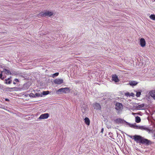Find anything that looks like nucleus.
<instances>
[{
    "mask_svg": "<svg viewBox=\"0 0 155 155\" xmlns=\"http://www.w3.org/2000/svg\"><path fill=\"white\" fill-rule=\"evenodd\" d=\"M63 81L62 79L57 78L54 80V82L56 84H60L63 83Z\"/></svg>",
    "mask_w": 155,
    "mask_h": 155,
    "instance_id": "8",
    "label": "nucleus"
},
{
    "mask_svg": "<svg viewBox=\"0 0 155 155\" xmlns=\"http://www.w3.org/2000/svg\"><path fill=\"white\" fill-rule=\"evenodd\" d=\"M3 72V71H1V73L0 74V78H2V72Z\"/></svg>",
    "mask_w": 155,
    "mask_h": 155,
    "instance_id": "28",
    "label": "nucleus"
},
{
    "mask_svg": "<svg viewBox=\"0 0 155 155\" xmlns=\"http://www.w3.org/2000/svg\"><path fill=\"white\" fill-rule=\"evenodd\" d=\"M57 92H58V94H60L61 92L64 93H67L70 92V90L69 88L68 87H65L64 88H61L59 89Z\"/></svg>",
    "mask_w": 155,
    "mask_h": 155,
    "instance_id": "3",
    "label": "nucleus"
},
{
    "mask_svg": "<svg viewBox=\"0 0 155 155\" xmlns=\"http://www.w3.org/2000/svg\"><path fill=\"white\" fill-rule=\"evenodd\" d=\"M5 83L6 84H10L12 83V80H9V81L7 80V79H5Z\"/></svg>",
    "mask_w": 155,
    "mask_h": 155,
    "instance_id": "22",
    "label": "nucleus"
},
{
    "mask_svg": "<svg viewBox=\"0 0 155 155\" xmlns=\"http://www.w3.org/2000/svg\"><path fill=\"white\" fill-rule=\"evenodd\" d=\"M141 92L140 91L137 92L136 93V96L137 97H139L140 96V94H141Z\"/></svg>",
    "mask_w": 155,
    "mask_h": 155,
    "instance_id": "25",
    "label": "nucleus"
},
{
    "mask_svg": "<svg viewBox=\"0 0 155 155\" xmlns=\"http://www.w3.org/2000/svg\"><path fill=\"white\" fill-rule=\"evenodd\" d=\"M153 130H155V124H154V125H153Z\"/></svg>",
    "mask_w": 155,
    "mask_h": 155,
    "instance_id": "29",
    "label": "nucleus"
},
{
    "mask_svg": "<svg viewBox=\"0 0 155 155\" xmlns=\"http://www.w3.org/2000/svg\"><path fill=\"white\" fill-rule=\"evenodd\" d=\"M133 137V139L137 142H139L147 145H149L150 143V141L149 140L145 139L140 136L135 135Z\"/></svg>",
    "mask_w": 155,
    "mask_h": 155,
    "instance_id": "1",
    "label": "nucleus"
},
{
    "mask_svg": "<svg viewBox=\"0 0 155 155\" xmlns=\"http://www.w3.org/2000/svg\"><path fill=\"white\" fill-rule=\"evenodd\" d=\"M150 95L154 100H155V90H152L150 91L149 93Z\"/></svg>",
    "mask_w": 155,
    "mask_h": 155,
    "instance_id": "12",
    "label": "nucleus"
},
{
    "mask_svg": "<svg viewBox=\"0 0 155 155\" xmlns=\"http://www.w3.org/2000/svg\"><path fill=\"white\" fill-rule=\"evenodd\" d=\"M7 80L9 81V80H11L10 78H8V79H7Z\"/></svg>",
    "mask_w": 155,
    "mask_h": 155,
    "instance_id": "35",
    "label": "nucleus"
},
{
    "mask_svg": "<svg viewBox=\"0 0 155 155\" xmlns=\"http://www.w3.org/2000/svg\"><path fill=\"white\" fill-rule=\"evenodd\" d=\"M5 100L6 101H8L9 100L8 99H5Z\"/></svg>",
    "mask_w": 155,
    "mask_h": 155,
    "instance_id": "36",
    "label": "nucleus"
},
{
    "mask_svg": "<svg viewBox=\"0 0 155 155\" xmlns=\"http://www.w3.org/2000/svg\"><path fill=\"white\" fill-rule=\"evenodd\" d=\"M53 14V12H51L49 11H47L45 12H42L41 13V15L42 17H45L47 16L49 17H50Z\"/></svg>",
    "mask_w": 155,
    "mask_h": 155,
    "instance_id": "4",
    "label": "nucleus"
},
{
    "mask_svg": "<svg viewBox=\"0 0 155 155\" xmlns=\"http://www.w3.org/2000/svg\"><path fill=\"white\" fill-rule=\"evenodd\" d=\"M123 109V105L122 104L117 102L115 104V109L117 110H122Z\"/></svg>",
    "mask_w": 155,
    "mask_h": 155,
    "instance_id": "5",
    "label": "nucleus"
},
{
    "mask_svg": "<svg viewBox=\"0 0 155 155\" xmlns=\"http://www.w3.org/2000/svg\"><path fill=\"white\" fill-rule=\"evenodd\" d=\"M42 94L39 93H36L35 94V97H42Z\"/></svg>",
    "mask_w": 155,
    "mask_h": 155,
    "instance_id": "20",
    "label": "nucleus"
},
{
    "mask_svg": "<svg viewBox=\"0 0 155 155\" xmlns=\"http://www.w3.org/2000/svg\"><path fill=\"white\" fill-rule=\"evenodd\" d=\"M5 78V77H2V78H1V79L2 80H3Z\"/></svg>",
    "mask_w": 155,
    "mask_h": 155,
    "instance_id": "31",
    "label": "nucleus"
},
{
    "mask_svg": "<svg viewBox=\"0 0 155 155\" xmlns=\"http://www.w3.org/2000/svg\"><path fill=\"white\" fill-rule=\"evenodd\" d=\"M59 75V73L58 72H57L54 74H52V77L53 78H54L55 77Z\"/></svg>",
    "mask_w": 155,
    "mask_h": 155,
    "instance_id": "19",
    "label": "nucleus"
},
{
    "mask_svg": "<svg viewBox=\"0 0 155 155\" xmlns=\"http://www.w3.org/2000/svg\"><path fill=\"white\" fill-rule=\"evenodd\" d=\"M138 83L135 81H130L129 84L131 86H135Z\"/></svg>",
    "mask_w": 155,
    "mask_h": 155,
    "instance_id": "14",
    "label": "nucleus"
},
{
    "mask_svg": "<svg viewBox=\"0 0 155 155\" xmlns=\"http://www.w3.org/2000/svg\"><path fill=\"white\" fill-rule=\"evenodd\" d=\"M150 18L153 20H155V15H151L150 16Z\"/></svg>",
    "mask_w": 155,
    "mask_h": 155,
    "instance_id": "21",
    "label": "nucleus"
},
{
    "mask_svg": "<svg viewBox=\"0 0 155 155\" xmlns=\"http://www.w3.org/2000/svg\"><path fill=\"white\" fill-rule=\"evenodd\" d=\"M84 122L87 125H89L90 124V120L88 117H85L84 119Z\"/></svg>",
    "mask_w": 155,
    "mask_h": 155,
    "instance_id": "13",
    "label": "nucleus"
},
{
    "mask_svg": "<svg viewBox=\"0 0 155 155\" xmlns=\"http://www.w3.org/2000/svg\"><path fill=\"white\" fill-rule=\"evenodd\" d=\"M1 85V84H0V85Z\"/></svg>",
    "mask_w": 155,
    "mask_h": 155,
    "instance_id": "38",
    "label": "nucleus"
},
{
    "mask_svg": "<svg viewBox=\"0 0 155 155\" xmlns=\"http://www.w3.org/2000/svg\"><path fill=\"white\" fill-rule=\"evenodd\" d=\"M104 129L103 128H102V129H101V132L102 133L103 132V131H104Z\"/></svg>",
    "mask_w": 155,
    "mask_h": 155,
    "instance_id": "30",
    "label": "nucleus"
},
{
    "mask_svg": "<svg viewBox=\"0 0 155 155\" xmlns=\"http://www.w3.org/2000/svg\"><path fill=\"white\" fill-rule=\"evenodd\" d=\"M84 108V107L82 108V111L83 112H85V108L84 109V111H83V109Z\"/></svg>",
    "mask_w": 155,
    "mask_h": 155,
    "instance_id": "34",
    "label": "nucleus"
},
{
    "mask_svg": "<svg viewBox=\"0 0 155 155\" xmlns=\"http://www.w3.org/2000/svg\"><path fill=\"white\" fill-rule=\"evenodd\" d=\"M29 87V86L27 85V84L26 83L24 84L22 89L23 90H26L28 89Z\"/></svg>",
    "mask_w": 155,
    "mask_h": 155,
    "instance_id": "16",
    "label": "nucleus"
},
{
    "mask_svg": "<svg viewBox=\"0 0 155 155\" xmlns=\"http://www.w3.org/2000/svg\"><path fill=\"white\" fill-rule=\"evenodd\" d=\"M144 104H141L137 106V107L139 109H141L144 107Z\"/></svg>",
    "mask_w": 155,
    "mask_h": 155,
    "instance_id": "17",
    "label": "nucleus"
},
{
    "mask_svg": "<svg viewBox=\"0 0 155 155\" xmlns=\"http://www.w3.org/2000/svg\"><path fill=\"white\" fill-rule=\"evenodd\" d=\"M19 80L17 79H15L14 80V81H13V84H16V83L17 82H19Z\"/></svg>",
    "mask_w": 155,
    "mask_h": 155,
    "instance_id": "26",
    "label": "nucleus"
},
{
    "mask_svg": "<svg viewBox=\"0 0 155 155\" xmlns=\"http://www.w3.org/2000/svg\"><path fill=\"white\" fill-rule=\"evenodd\" d=\"M29 96L30 97H32L33 98H35V94H34L33 93H31L29 94Z\"/></svg>",
    "mask_w": 155,
    "mask_h": 155,
    "instance_id": "24",
    "label": "nucleus"
},
{
    "mask_svg": "<svg viewBox=\"0 0 155 155\" xmlns=\"http://www.w3.org/2000/svg\"><path fill=\"white\" fill-rule=\"evenodd\" d=\"M140 45L142 47L145 46L146 42L144 39L143 38H141L140 40Z\"/></svg>",
    "mask_w": 155,
    "mask_h": 155,
    "instance_id": "10",
    "label": "nucleus"
},
{
    "mask_svg": "<svg viewBox=\"0 0 155 155\" xmlns=\"http://www.w3.org/2000/svg\"><path fill=\"white\" fill-rule=\"evenodd\" d=\"M112 80L114 81L115 82H118L119 80L117 76L116 75H113L112 76Z\"/></svg>",
    "mask_w": 155,
    "mask_h": 155,
    "instance_id": "11",
    "label": "nucleus"
},
{
    "mask_svg": "<svg viewBox=\"0 0 155 155\" xmlns=\"http://www.w3.org/2000/svg\"><path fill=\"white\" fill-rule=\"evenodd\" d=\"M129 126L131 127H133L134 128H137L140 129L142 130H148V128L146 127L145 126H139L136 125V123L133 124H129Z\"/></svg>",
    "mask_w": 155,
    "mask_h": 155,
    "instance_id": "2",
    "label": "nucleus"
},
{
    "mask_svg": "<svg viewBox=\"0 0 155 155\" xmlns=\"http://www.w3.org/2000/svg\"><path fill=\"white\" fill-rule=\"evenodd\" d=\"M114 121L116 123L118 124L119 123L123 124L126 122V121H125L124 119H121L120 118H118L115 119Z\"/></svg>",
    "mask_w": 155,
    "mask_h": 155,
    "instance_id": "7",
    "label": "nucleus"
},
{
    "mask_svg": "<svg viewBox=\"0 0 155 155\" xmlns=\"http://www.w3.org/2000/svg\"><path fill=\"white\" fill-rule=\"evenodd\" d=\"M128 136L129 137H130L131 138H132L133 137V136H130V135H128Z\"/></svg>",
    "mask_w": 155,
    "mask_h": 155,
    "instance_id": "32",
    "label": "nucleus"
},
{
    "mask_svg": "<svg viewBox=\"0 0 155 155\" xmlns=\"http://www.w3.org/2000/svg\"><path fill=\"white\" fill-rule=\"evenodd\" d=\"M49 91H44L42 93L43 95H46L49 94Z\"/></svg>",
    "mask_w": 155,
    "mask_h": 155,
    "instance_id": "23",
    "label": "nucleus"
},
{
    "mask_svg": "<svg viewBox=\"0 0 155 155\" xmlns=\"http://www.w3.org/2000/svg\"><path fill=\"white\" fill-rule=\"evenodd\" d=\"M49 115L48 113H45L41 114L38 118L39 119H45L49 117Z\"/></svg>",
    "mask_w": 155,
    "mask_h": 155,
    "instance_id": "6",
    "label": "nucleus"
},
{
    "mask_svg": "<svg viewBox=\"0 0 155 155\" xmlns=\"http://www.w3.org/2000/svg\"><path fill=\"white\" fill-rule=\"evenodd\" d=\"M154 136H155V134H154Z\"/></svg>",
    "mask_w": 155,
    "mask_h": 155,
    "instance_id": "37",
    "label": "nucleus"
},
{
    "mask_svg": "<svg viewBox=\"0 0 155 155\" xmlns=\"http://www.w3.org/2000/svg\"><path fill=\"white\" fill-rule=\"evenodd\" d=\"M15 88H16V87H14L9 88V89H15Z\"/></svg>",
    "mask_w": 155,
    "mask_h": 155,
    "instance_id": "33",
    "label": "nucleus"
},
{
    "mask_svg": "<svg viewBox=\"0 0 155 155\" xmlns=\"http://www.w3.org/2000/svg\"><path fill=\"white\" fill-rule=\"evenodd\" d=\"M3 72H5V74H11V71L7 69H4L3 71Z\"/></svg>",
    "mask_w": 155,
    "mask_h": 155,
    "instance_id": "15",
    "label": "nucleus"
},
{
    "mask_svg": "<svg viewBox=\"0 0 155 155\" xmlns=\"http://www.w3.org/2000/svg\"><path fill=\"white\" fill-rule=\"evenodd\" d=\"M125 95L127 96H129V94L128 92V93H126L125 94Z\"/></svg>",
    "mask_w": 155,
    "mask_h": 155,
    "instance_id": "27",
    "label": "nucleus"
},
{
    "mask_svg": "<svg viewBox=\"0 0 155 155\" xmlns=\"http://www.w3.org/2000/svg\"><path fill=\"white\" fill-rule=\"evenodd\" d=\"M141 119L140 117L138 116H137L135 117V121L137 123H138L140 122Z\"/></svg>",
    "mask_w": 155,
    "mask_h": 155,
    "instance_id": "18",
    "label": "nucleus"
},
{
    "mask_svg": "<svg viewBox=\"0 0 155 155\" xmlns=\"http://www.w3.org/2000/svg\"><path fill=\"white\" fill-rule=\"evenodd\" d=\"M93 107L94 108L97 110H101V106L100 104L97 103H96L93 104Z\"/></svg>",
    "mask_w": 155,
    "mask_h": 155,
    "instance_id": "9",
    "label": "nucleus"
}]
</instances>
